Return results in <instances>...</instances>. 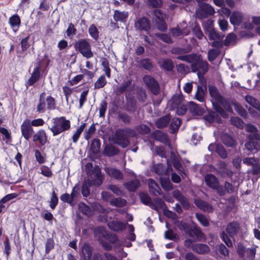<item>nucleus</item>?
<instances>
[{
    "label": "nucleus",
    "instance_id": "obj_30",
    "mask_svg": "<svg viewBox=\"0 0 260 260\" xmlns=\"http://www.w3.org/2000/svg\"><path fill=\"white\" fill-rule=\"evenodd\" d=\"M150 208L154 210L158 211L159 209L167 208L165 202L160 198H156L154 199V203L152 202Z\"/></svg>",
    "mask_w": 260,
    "mask_h": 260
},
{
    "label": "nucleus",
    "instance_id": "obj_6",
    "mask_svg": "<svg viewBox=\"0 0 260 260\" xmlns=\"http://www.w3.org/2000/svg\"><path fill=\"white\" fill-rule=\"evenodd\" d=\"M143 81L150 91L154 95H157L160 92V86L158 81L152 76L148 75H144Z\"/></svg>",
    "mask_w": 260,
    "mask_h": 260
},
{
    "label": "nucleus",
    "instance_id": "obj_18",
    "mask_svg": "<svg viewBox=\"0 0 260 260\" xmlns=\"http://www.w3.org/2000/svg\"><path fill=\"white\" fill-rule=\"evenodd\" d=\"M240 224L236 221L229 223L226 228V232L230 237L235 236L240 230Z\"/></svg>",
    "mask_w": 260,
    "mask_h": 260
},
{
    "label": "nucleus",
    "instance_id": "obj_61",
    "mask_svg": "<svg viewBox=\"0 0 260 260\" xmlns=\"http://www.w3.org/2000/svg\"><path fill=\"white\" fill-rule=\"evenodd\" d=\"M220 237L221 240L225 243V244L229 247H232L233 246V243L231 239L228 237L227 234L224 231H222L220 234Z\"/></svg>",
    "mask_w": 260,
    "mask_h": 260
},
{
    "label": "nucleus",
    "instance_id": "obj_2",
    "mask_svg": "<svg viewBox=\"0 0 260 260\" xmlns=\"http://www.w3.org/2000/svg\"><path fill=\"white\" fill-rule=\"evenodd\" d=\"M136 132L131 128L124 127L117 129L113 138L114 143L123 148L127 147L129 144V138L136 137Z\"/></svg>",
    "mask_w": 260,
    "mask_h": 260
},
{
    "label": "nucleus",
    "instance_id": "obj_45",
    "mask_svg": "<svg viewBox=\"0 0 260 260\" xmlns=\"http://www.w3.org/2000/svg\"><path fill=\"white\" fill-rule=\"evenodd\" d=\"M136 109V101L133 98H129L126 103V110L129 112H133Z\"/></svg>",
    "mask_w": 260,
    "mask_h": 260
},
{
    "label": "nucleus",
    "instance_id": "obj_1",
    "mask_svg": "<svg viewBox=\"0 0 260 260\" xmlns=\"http://www.w3.org/2000/svg\"><path fill=\"white\" fill-rule=\"evenodd\" d=\"M209 64L206 60H203L201 55L196 54V72L199 78L200 85L196 91V100L202 102L207 91V82L204 75L208 72Z\"/></svg>",
    "mask_w": 260,
    "mask_h": 260
},
{
    "label": "nucleus",
    "instance_id": "obj_12",
    "mask_svg": "<svg viewBox=\"0 0 260 260\" xmlns=\"http://www.w3.org/2000/svg\"><path fill=\"white\" fill-rule=\"evenodd\" d=\"M41 68V63L39 62L31 74L30 77L25 82V85L27 87L32 86L36 83L40 79L41 74L40 70Z\"/></svg>",
    "mask_w": 260,
    "mask_h": 260
},
{
    "label": "nucleus",
    "instance_id": "obj_43",
    "mask_svg": "<svg viewBox=\"0 0 260 260\" xmlns=\"http://www.w3.org/2000/svg\"><path fill=\"white\" fill-rule=\"evenodd\" d=\"M152 135L155 139L161 142H165L168 140V137L167 135L160 130H155L152 134Z\"/></svg>",
    "mask_w": 260,
    "mask_h": 260
},
{
    "label": "nucleus",
    "instance_id": "obj_20",
    "mask_svg": "<svg viewBox=\"0 0 260 260\" xmlns=\"http://www.w3.org/2000/svg\"><path fill=\"white\" fill-rule=\"evenodd\" d=\"M171 117L167 114L158 118L155 122V125L158 128H164L167 127L171 122Z\"/></svg>",
    "mask_w": 260,
    "mask_h": 260
},
{
    "label": "nucleus",
    "instance_id": "obj_59",
    "mask_svg": "<svg viewBox=\"0 0 260 260\" xmlns=\"http://www.w3.org/2000/svg\"><path fill=\"white\" fill-rule=\"evenodd\" d=\"M147 5L150 8H156L161 7L162 5L161 0H146Z\"/></svg>",
    "mask_w": 260,
    "mask_h": 260
},
{
    "label": "nucleus",
    "instance_id": "obj_5",
    "mask_svg": "<svg viewBox=\"0 0 260 260\" xmlns=\"http://www.w3.org/2000/svg\"><path fill=\"white\" fill-rule=\"evenodd\" d=\"M75 49L82 55L88 59L93 55L91 51V46L88 40L86 39H80L74 44Z\"/></svg>",
    "mask_w": 260,
    "mask_h": 260
},
{
    "label": "nucleus",
    "instance_id": "obj_22",
    "mask_svg": "<svg viewBox=\"0 0 260 260\" xmlns=\"http://www.w3.org/2000/svg\"><path fill=\"white\" fill-rule=\"evenodd\" d=\"M148 185L150 193L154 196L161 194V189L158 184L153 179H149Z\"/></svg>",
    "mask_w": 260,
    "mask_h": 260
},
{
    "label": "nucleus",
    "instance_id": "obj_21",
    "mask_svg": "<svg viewBox=\"0 0 260 260\" xmlns=\"http://www.w3.org/2000/svg\"><path fill=\"white\" fill-rule=\"evenodd\" d=\"M33 141H38L41 145L44 146L47 142V136L44 129L39 130L33 135Z\"/></svg>",
    "mask_w": 260,
    "mask_h": 260
},
{
    "label": "nucleus",
    "instance_id": "obj_24",
    "mask_svg": "<svg viewBox=\"0 0 260 260\" xmlns=\"http://www.w3.org/2000/svg\"><path fill=\"white\" fill-rule=\"evenodd\" d=\"M123 186L128 191L134 192L140 187L141 183L138 179H134L124 183Z\"/></svg>",
    "mask_w": 260,
    "mask_h": 260
},
{
    "label": "nucleus",
    "instance_id": "obj_35",
    "mask_svg": "<svg viewBox=\"0 0 260 260\" xmlns=\"http://www.w3.org/2000/svg\"><path fill=\"white\" fill-rule=\"evenodd\" d=\"M207 35L211 40H221L224 37V35L222 32H219L214 28L209 31Z\"/></svg>",
    "mask_w": 260,
    "mask_h": 260
},
{
    "label": "nucleus",
    "instance_id": "obj_60",
    "mask_svg": "<svg viewBox=\"0 0 260 260\" xmlns=\"http://www.w3.org/2000/svg\"><path fill=\"white\" fill-rule=\"evenodd\" d=\"M79 209L81 212L84 215H87L91 212V209L89 206L83 202L80 203L79 204Z\"/></svg>",
    "mask_w": 260,
    "mask_h": 260
},
{
    "label": "nucleus",
    "instance_id": "obj_28",
    "mask_svg": "<svg viewBox=\"0 0 260 260\" xmlns=\"http://www.w3.org/2000/svg\"><path fill=\"white\" fill-rule=\"evenodd\" d=\"M93 185L91 184L90 179L84 180L81 186V193L84 197H88L90 193V188Z\"/></svg>",
    "mask_w": 260,
    "mask_h": 260
},
{
    "label": "nucleus",
    "instance_id": "obj_29",
    "mask_svg": "<svg viewBox=\"0 0 260 260\" xmlns=\"http://www.w3.org/2000/svg\"><path fill=\"white\" fill-rule=\"evenodd\" d=\"M196 206L201 210L208 213L212 212L213 210V208L212 205L201 200L196 199Z\"/></svg>",
    "mask_w": 260,
    "mask_h": 260
},
{
    "label": "nucleus",
    "instance_id": "obj_58",
    "mask_svg": "<svg viewBox=\"0 0 260 260\" xmlns=\"http://www.w3.org/2000/svg\"><path fill=\"white\" fill-rule=\"evenodd\" d=\"M196 218L202 225L204 226H207L209 225V220L206 216L202 214L196 213Z\"/></svg>",
    "mask_w": 260,
    "mask_h": 260
},
{
    "label": "nucleus",
    "instance_id": "obj_34",
    "mask_svg": "<svg viewBox=\"0 0 260 260\" xmlns=\"http://www.w3.org/2000/svg\"><path fill=\"white\" fill-rule=\"evenodd\" d=\"M170 124L169 126V128L170 129V133L174 134H175L178 129L181 121L179 118H174L173 119L172 121L170 122Z\"/></svg>",
    "mask_w": 260,
    "mask_h": 260
},
{
    "label": "nucleus",
    "instance_id": "obj_63",
    "mask_svg": "<svg viewBox=\"0 0 260 260\" xmlns=\"http://www.w3.org/2000/svg\"><path fill=\"white\" fill-rule=\"evenodd\" d=\"M54 247V241L53 238L47 239L45 243V253L48 254Z\"/></svg>",
    "mask_w": 260,
    "mask_h": 260
},
{
    "label": "nucleus",
    "instance_id": "obj_16",
    "mask_svg": "<svg viewBox=\"0 0 260 260\" xmlns=\"http://www.w3.org/2000/svg\"><path fill=\"white\" fill-rule=\"evenodd\" d=\"M108 227L109 229L115 232H121L124 230L126 224L120 221L113 220L110 221L107 223Z\"/></svg>",
    "mask_w": 260,
    "mask_h": 260
},
{
    "label": "nucleus",
    "instance_id": "obj_32",
    "mask_svg": "<svg viewBox=\"0 0 260 260\" xmlns=\"http://www.w3.org/2000/svg\"><path fill=\"white\" fill-rule=\"evenodd\" d=\"M159 180L161 186L165 190L169 191L173 189V184L169 178L160 177Z\"/></svg>",
    "mask_w": 260,
    "mask_h": 260
},
{
    "label": "nucleus",
    "instance_id": "obj_39",
    "mask_svg": "<svg viewBox=\"0 0 260 260\" xmlns=\"http://www.w3.org/2000/svg\"><path fill=\"white\" fill-rule=\"evenodd\" d=\"M111 206L116 207H122L126 205V201L121 198H117L112 199L109 202Z\"/></svg>",
    "mask_w": 260,
    "mask_h": 260
},
{
    "label": "nucleus",
    "instance_id": "obj_44",
    "mask_svg": "<svg viewBox=\"0 0 260 260\" xmlns=\"http://www.w3.org/2000/svg\"><path fill=\"white\" fill-rule=\"evenodd\" d=\"M127 17V13L115 10L113 18L116 21L123 22Z\"/></svg>",
    "mask_w": 260,
    "mask_h": 260
},
{
    "label": "nucleus",
    "instance_id": "obj_26",
    "mask_svg": "<svg viewBox=\"0 0 260 260\" xmlns=\"http://www.w3.org/2000/svg\"><path fill=\"white\" fill-rule=\"evenodd\" d=\"M92 247L87 243H84L82 248L83 260H90L92 255Z\"/></svg>",
    "mask_w": 260,
    "mask_h": 260
},
{
    "label": "nucleus",
    "instance_id": "obj_13",
    "mask_svg": "<svg viewBox=\"0 0 260 260\" xmlns=\"http://www.w3.org/2000/svg\"><path fill=\"white\" fill-rule=\"evenodd\" d=\"M93 171L95 175L92 179H90L91 184L93 186L99 187L103 183L104 176L102 174L101 169L98 166L94 167Z\"/></svg>",
    "mask_w": 260,
    "mask_h": 260
},
{
    "label": "nucleus",
    "instance_id": "obj_38",
    "mask_svg": "<svg viewBox=\"0 0 260 260\" xmlns=\"http://www.w3.org/2000/svg\"><path fill=\"white\" fill-rule=\"evenodd\" d=\"M138 63L141 67L146 70L150 71L153 68L152 63L150 59L148 58L140 59Z\"/></svg>",
    "mask_w": 260,
    "mask_h": 260
},
{
    "label": "nucleus",
    "instance_id": "obj_17",
    "mask_svg": "<svg viewBox=\"0 0 260 260\" xmlns=\"http://www.w3.org/2000/svg\"><path fill=\"white\" fill-rule=\"evenodd\" d=\"M176 58L178 60L186 61L187 62L191 63V72L195 73V53H192L191 54L187 55H185L184 54H181L177 56Z\"/></svg>",
    "mask_w": 260,
    "mask_h": 260
},
{
    "label": "nucleus",
    "instance_id": "obj_9",
    "mask_svg": "<svg viewBox=\"0 0 260 260\" xmlns=\"http://www.w3.org/2000/svg\"><path fill=\"white\" fill-rule=\"evenodd\" d=\"M177 226L180 231L190 237L195 235V223L193 221L191 224L182 220L180 221L177 223Z\"/></svg>",
    "mask_w": 260,
    "mask_h": 260
},
{
    "label": "nucleus",
    "instance_id": "obj_23",
    "mask_svg": "<svg viewBox=\"0 0 260 260\" xmlns=\"http://www.w3.org/2000/svg\"><path fill=\"white\" fill-rule=\"evenodd\" d=\"M119 152V149L113 145H107L105 146L103 154L108 157L114 156Z\"/></svg>",
    "mask_w": 260,
    "mask_h": 260
},
{
    "label": "nucleus",
    "instance_id": "obj_7",
    "mask_svg": "<svg viewBox=\"0 0 260 260\" xmlns=\"http://www.w3.org/2000/svg\"><path fill=\"white\" fill-rule=\"evenodd\" d=\"M199 6L200 9L196 11V17L200 19L207 18L215 13L214 8L208 4L200 3Z\"/></svg>",
    "mask_w": 260,
    "mask_h": 260
},
{
    "label": "nucleus",
    "instance_id": "obj_33",
    "mask_svg": "<svg viewBox=\"0 0 260 260\" xmlns=\"http://www.w3.org/2000/svg\"><path fill=\"white\" fill-rule=\"evenodd\" d=\"M159 66L161 68L167 71H172L174 68V63L170 59H162L159 64Z\"/></svg>",
    "mask_w": 260,
    "mask_h": 260
},
{
    "label": "nucleus",
    "instance_id": "obj_49",
    "mask_svg": "<svg viewBox=\"0 0 260 260\" xmlns=\"http://www.w3.org/2000/svg\"><path fill=\"white\" fill-rule=\"evenodd\" d=\"M60 199L63 202L68 203L72 207L75 205L74 199L68 193L61 194L60 197Z\"/></svg>",
    "mask_w": 260,
    "mask_h": 260
},
{
    "label": "nucleus",
    "instance_id": "obj_19",
    "mask_svg": "<svg viewBox=\"0 0 260 260\" xmlns=\"http://www.w3.org/2000/svg\"><path fill=\"white\" fill-rule=\"evenodd\" d=\"M134 85H132V81L128 79L124 81L122 84L116 87V92L119 93H123L125 91L130 92L134 89Z\"/></svg>",
    "mask_w": 260,
    "mask_h": 260
},
{
    "label": "nucleus",
    "instance_id": "obj_10",
    "mask_svg": "<svg viewBox=\"0 0 260 260\" xmlns=\"http://www.w3.org/2000/svg\"><path fill=\"white\" fill-rule=\"evenodd\" d=\"M22 136L25 140L28 141L34 133V129L30 123V120L26 119L20 126Z\"/></svg>",
    "mask_w": 260,
    "mask_h": 260
},
{
    "label": "nucleus",
    "instance_id": "obj_8",
    "mask_svg": "<svg viewBox=\"0 0 260 260\" xmlns=\"http://www.w3.org/2000/svg\"><path fill=\"white\" fill-rule=\"evenodd\" d=\"M135 27L137 30L145 31L148 35L151 28V21L145 17L139 18L135 23Z\"/></svg>",
    "mask_w": 260,
    "mask_h": 260
},
{
    "label": "nucleus",
    "instance_id": "obj_25",
    "mask_svg": "<svg viewBox=\"0 0 260 260\" xmlns=\"http://www.w3.org/2000/svg\"><path fill=\"white\" fill-rule=\"evenodd\" d=\"M93 232L94 236L97 238L98 242H100L101 240H103L104 239H105L108 233L105 228L101 226L96 227Z\"/></svg>",
    "mask_w": 260,
    "mask_h": 260
},
{
    "label": "nucleus",
    "instance_id": "obj_50",
    "mask_svg": "<svg viewBox=\"0 0 260 260\" xmlns=\"http://www.w3.org/2000/svg\"><path fill=\"white\" fill-rule=\"evenodd\" d=\"M58 203V199L54 190L51 193L49 206L50 208L54 210Z\"/></svg>",
    "mask_w": 260,
    "mask_h": 260
},
{
    "label": "nucleus",
    "instance_id": "obj_11",
    "mask_svg": "<svg viewBox=\"0 0 260 260\" xmlns=\"http://www.w3.org/2000/svg\"><path fill=\"white\" fill-rule=\"evenodd\" d=\"M176 108V113L178 115H184L186 111L188 110L192 116L195 115V103L191 101L188 102L186 105L181 104L177 105Z\"/></svg>",
    "mask_w": 260,
    "mask_h": 260
},
{
    "label": "nucleus",
    "instance_id": "obj_4",
    "mask_svg": "<svg viewBox=\"0 0 260 260\" xmlns=\"http://www.w3.org/2000/svg\"><path fill=\"white\" fill-rule=\"evenodd\" d=\"M46 93L43 92L40 94L39 104L37 106V112L44 113L45 111L46 105L48 110H53L55 109L56 103L55 99L51 95L45 98Z\"/></svg>",
    "mask_w": 260,
    "mask_h": 260
},
{
    "label": "nucleus",
    "instance_id": "obj_52",
    "mask_svg": "<svg viewBox=\"0 0 260 260\" xmlns=\"http://www.w3.org/2000/svg\"><path fill=\"white\" fill-rule=\"evenodd\" d=\"M155 36L160 40L162 42L168 43L171 44L173 42L170 37L166 34H162L160 32L155 33Z\"/></svg>",
    "mask_w": 260,
    "mask_h": 260
},
{
    "label": "nucleus",
    "instance_id": "obj_47",
    "mask_svg": "<svg viewBox=\"0 0 260 260\" xmlns=\"http://www.w3.org/2000/svg\"><path fill=\"white\" fill-rule=\"evenodd\" d=\"M216 152L223 159H225L228 157V152L221 144H217L216 145Z\"/></svg>",
    "mask_w": 260,
    "mask_h": 260
},
{
    "label": "nucleus",
    "instance_id": "obj_31",
    "mask_svg": "<svg viewBox=\"0 0 260 260\" xmlns=\"http://www.w3.org/2000/svg\"><path fill=\"white\" fill-rule=\"evenodd\" d=\"M242 14L239 12L235 11L231 14L230 21L231 24L235 26L239 25L242 22Z\"/></svg>",
    "mask_w": 260,
    "mask_h": 260
},
{
    "label": "nucleus",
    "instance_id": "obj_42",
    "mask_svg": "<svg viewBox=\"0 0 260 260\" xmlns=\"http://www.w3.org/2000/svg\"><path fill=\"white\" fill-rule=\"evenodd\" d=\"M152 170L155 174L159 175H162L167 173L165 166L160 163L154 165Z\"/></svg>",
    "mask_w": 260,
    "mask_h": 260
},
{
    "label": "nucleus",
    "instance_id": "obj_51",
    "mask_svg": "<svg viewBox=\"0 0 260 260\" xmlns=\"http://www.w3.org/2000/svg\"><path fill=\"white\" fill-rule=\"evenodd\" d=\"M223 143L227 146L233 147L236 144V141L230 136L225 135L222 137Z\"/></svg>",
    "mask_w": 260,
    "mask_h": 260
},
{
    "label": "nucleus",
    "instance_id": "obj_46",
    "mask_svg": "<svg viewBox=\"0 0 260 260\" xmlns=\"http://www.w3.org/2000/svg\"><path fill=\"white\" fill-rule=\"evenodd\" d=\"M101 148V141L98 138L93 139L90 144V149L93 153H98Z\"/></svg>",
    "mask_w": 260,
    "mask_h": 260
},
{
    "label": "nucleus",
    "instance_id": "obj_57",
    "mask_svg": "<svg viewBox=\"0 0 260 260\" xmlns=\"http://www.w3.org/2000/svg\"><path fill=\"white\" fill-rule=\"evenodd\" d=\"M184 100V96L183 94L181 92L176 95H174L172 98V102L174 105L176 106L182 104Z\"/></svg>",
    "mask_w": 260,
    "mask_h": 260
},
{
    "label": "nucleus",
    "instance_id": "obj_36",
    "mask_svg": "<svg viewBox=\"0 0 260 260\" xmlns=\"http://www.w3.org/2000/svg\"><path fill=\"white\" fill-rule=\"evenodd\" d=\"M1 133L4 136L3 140L5 141V143L8 145H12V138L11 137V133L9 132V131L5 127H2L1 128Z\"/></svg>",
    "mask_w": 260,
    "mask_h": 260
},
{
    "label": "nucleus",
    "instance_id": "obj_15",
    "mask_svg": "<svg viewBox=\"0 0 260 260\" xmlns=\"http://www.w3.org/2000/svg\"><path fill=\"white\" fill-rule=\"evenodd\" d=\"M248 140L245 144V147L248 151L252 152L256 149L258 136L255 134H250L248 136Z\"/></svg>",
    "mask_w": 260,
    "mask_h": 260
},
{
    "label": "nucleus",
    "instance_id": "obj_53",
    "mask_svg": "<svg viewBox=\"0 0 260 260\" xmlns=\"http://www.w3.org/2000/svg\"><path fill=\"white\" fill-rule=\"evenodd\" d=\"M256 249L255 247H251L247 248L245 251V256L248 260H254L255 254H256Z\"/></svg>",
    "mask_w": 260,
    "mask_h": 260
},
{
    "label": "nucleus",
    "instance_id": "obj_3",
    "mask_svg": "<svg viewBox=\"0 0 260 260\" xmlns=\"http://www.w3.org/2000/svg\"><path fill=\"white\" fill-rule=\"evenodd\" d=\"M53 126L48 127L52 133L53 136H56L61 133L69 130L71 127V122L64 116L53 118L51 120Z\"/></svg>",
    "mask_w": 260,
    "mask_h": 260
},
{
    "label": "nucleus",
    "instance_id": "obj_27",
    "mask_svg": "<svg viewBox=\"0 0 260 260\" xmlns=\"http://www.w3.org/2000/svg\"><path fill=\"white\" fill-rule=\"evenodd\" d=\"M205 181L206 184L211 188L213 189L219 183L218 179L213 174H207L205 177Z\"/></svg>",
    "mask_w": 260,
    "mask_h": 260
},
{
    "label": "nucleus",
    "instance_id": "obj_64",
    "mask_svg": "<svg viewBox=\"0 0 260 260\" xmlns=\"http://www.w3.org/2000/svg\"><path fill=\"white\" fill-rule=\"evenodd\" d=\"M230 121L232 125L237 127H243V122L242 120L238 117H232L230 119Z\"/></svg>",
    "mask_w": 260,
    "mask_h": 260
},
{
    "label": "nucleus",
    "instance_id": "obj_62",
    "mask_svg": "<svg viewBox=\"0 0 260 260\" xmlns=\"http://www.w3.org/2000/svg\"><path fill=\"white\" fill-rule=\"evenodd\" d=\"M107 81L106 80L105 77L104 75L100 76L98 80L94 83V88L99 89L103 87L106 84Z\"/></svg>",
    "mask_w": 260,
    "mask_h": 260
},
{
    "label": "nucleus",
    "instance_id": "obj_56",
    "mask_svg": "<svg viewBox=\"0 0 260 260\" xmlns=\"http://www.w3.org/2000/svg\"><path fill=\"white\" fill-rule=\"evenodd\" d=\"M246 101L249 103L250 105H251L254 108L260 110L259 108V103L258 101L256 100L255 99L253 98L251 95H246L245 96Z\"/></svg>",
    "mask_w": 260,
    "mask_h": 260
},
{
    "label": "nucleus",
    "instance_id": "obj_37",
    "mask_svg": "<svg viewBox=\"0 0 260 260\" xmlns=\"http://www.w3.org/2000/svg\"><path fill=\"white\" fill-rule=\"evenodd\" d=\"M9 22L14 29L15 27L18 28L20 26L21 20L18 14H14L10 17Z\"/></svg>",
    "mask_w": 260,
    "mask_h": 260
},
{
    "label": "nucleus",
    "instance_id": "obj_14",
    "mask_svg": "<svg viewBox=\"0 0 260 260\" xmlns=\"http://www.w3.org/2000/svg\"><path fill=\"white\" fill-rule=\"evenodd\" d=\"M104 171L111 178L117 180H121L123 179V174L122 172L115 168L105 167Z\"/></svg>",
    "mask_w": 260,
    "mask_h": 260
},
{
    "label": "nucleus",
    "instance_id": "obj_48",
    "mask_svg": "<svg viewBox=\"0 0 260 260\" xmlns=\"http://www.w3.org/2000/svg\"><path fill=\"white\" fill-rule=\"evenodd\" d=\"M213 22V20L211 19H207L202 21V26L206 34L214 28Z\"/></svg>",
    "mask_w": 260,
    "mask_h": 260
},
{
    "label": "nucleus",
    "instance_id": "obj_41",
    "mask_svg": "<svg viewBox=\"0 0 260 260\" xmlns=\"http://www.w3.org/2000/svg\"><path fill=\"white\" fill-rule=\"evenodd\" d=\"M88 32L90 36L95 41L98 40L99 38V31L94 24H92L89 26Z\"/></svg>",
    "mask_w": 260,
    "mask_h": 260
},
{
    "label": "nucleus",
    "instance_id": "obj_54",
    "mask_svg": "<svg viewBox=\"0 0 260 260\" xmlns=\"http://www.w3.org/2000/svg\"><path fill=\"white\" fill-rule=\"evenodd\" d=\"M209 250V247L204 244H196V253L204 254L207 253Z\"/></svg>",
    "mask_w": 260,
    "mask_h": 260
},
{
    "label": "nucleus",
    "instance_id": "obj_55",
    "mask_svg": "<svg viewBox=\"0 0 260 260\" xmlns=\"http://www.w3.org/2000/svg\"><path fill=\"white\" fill-rule=\"evenodd\" d=\"M191 238L192 239H187L184 241V246L186 248L195 251V238L194 236Z\"/></svg>",
    "mask_w": 260,
    "mask_h": 260
},
{
    "label": "nucleus",
    "instance_id": "obj_40",
    "mask_svg": "<svg viewBox=\"0 0 260 260\" xmlns=\"http://www.w3.org/2000/svg\"><path fill=\"white\" fill-rule=\"evenodd\" d=\"M139 196L142 203L150 207L152 202V199L147 193L143 192H140Z\"/></svg>",
    "mask_w": 260,
    "mask_h": 260
}]
</instances>
